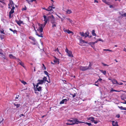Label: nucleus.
I'll return each instance as SVG.
<instances>
[{"label": "nucleus", "instance_id": "nucleus-1", "mask_svg": "<svg viewBox=\"0 0 126 126\" xmlns=\"http://www.w3.org/2000/svg\"><path fill=\"white\" fill-rule=\"evenodd\" d=\"M65 51L67 53V55L68 56L70 57H73V55L72 54V52L71 51L69 50L67 48H66Z\"/></svg>", "mask_w": 126, "mask_h": 126}, {"label": "nucleus", "instance_id": "nucleus-2", "mask_svg": "<svg viewBox=\"0 0 126 126\" xmlns=\"http://www.w3.org/2000/svg\"><path fill=\"white\" fill-rule=\"evenodd\" d=\"M44 19V20L45 21V22L44 24V27L47 24V21L49 20V17H48V16L47 17L46 16L44 15L43 16Z\"/></svg>", "mask_w": 126, "mask_h": 126}, {"label": "nucleus", "instance_id": "nucleus-3", "mask_svg": "<svg viewBox=\"0 0 126 126\" xmlns=\"http://www.w3.org/2000/svg\"><path fill=\"white\" fill-rule=\"evenodd\" d=\"M29 38L33 41L32 42H31V43L32 44L34 45H35L36 44V42L34 37L32 36H30L29 37Z\"/></svg>", "mask_w": 126, "mask_h": 126}, {"label": "nucleus", "instance_id": "nucleus-4", "mask_svg": "<svg viewBox=\"0 0 126 126\" xmlns=\"http://www.w3.org/2000/svg\"><path fill=\"white\" fill-rule=\"evenodd\" d=\"M39 29H37V30L40 33H41L43 31V29L42 28L43 25L42 24H39Z\"/></svg>", "mask_w": 126, "mask_h": 126}, {"label": "nucleus", "instance_id": "nucleus-5", "mask_svg": "<svg viewBox=\"0 0 126 126\" xmlns=\"http://www.w3.org/2000/svg\"><path fill=\"white\" fill-rule=\"evenodd\" d=\"M48 17H49V19H50V21L51 23H53V22L55 21V18L52 15L48 16Z\"/></svg>", "mask_w": 126, "mask_h": 126}, {"label": "nucleus", "instance_id": "nucleus-6", "mask_svg": "<svg viewBox=\"0 0 126 126\" xmlns=\"http://www.w3.org/2000/svg\"><path fill=\"white\" fill-rule=\"evenodd\" d=\"M88 66H81L80 67V69L82 71H85V70H87L88 69Z\"/></svg>", "mask_w": 126, "mask_h": 126}, {"label": "nucleus", "instance_id": "nucleus-7", "mask_svg": "<svg viewBox=\"0 0 126 126\" xmlns=\"http://www.w3.org/2000/svg\"><path fill=\"white\" fill-rule=\"evenodd\" d=\"M81 36L83 37H85V38L87 37V36H89V34H87V32H85L84 33L83 32H80L79 33Z\"/></svg>", "mask_w": 126, "mask_h": 126}, {"label": "nucleus", "instance_id": "nucleus-8", "mask_svg": "<svg viewBox=\"0 0 126 126\" xmlns=\"http://www.w3.org/2000/svg\"><path fill=\"white\" fill-rule=\"evenodd\" d=\"M13 1L11 0H10L9 3L8 5L9 6L8 8L9 9H11V7H12V6H13Z\"/></svg>", "mask_w": 126, "mask_h": 126}, {"label": "nucleus", "instance_id": "nucleus-9", "mask_svg": "<svg viewBox=\"0 0 126 126\" xmlns=\"http://www.w3.org/2000/svg\"><path fill=\"white\" fill-rule=\"evenodd\" d=\"M69 99L68 98L67 99H65L62 100L61 101L60 103V104H62L64 103V102H67V101L68 100H69Z\"/></svg>", "mask_w": 126, "mask_h": 126}, {"label": "nucleus", "instance_id": "nucleus-10", "mask_svg": "<svg viewBox=\"0 0 126 126\" xmlns=\"http://www.w3.org/2000/svg\"><path fill=\"white\" fill-rule=\"evenodd\" d=\"M73 120V122H78L77 123H78V124L79 123H83V122L81 121H78V119L77 118H74L72 119Z\"/></svg>", "mask_w": 126, "mask_h": 126}, {"label": "nucleus", "instance_id": "nucleus-11", "mask_svg": "<svg viewBox=\"0 0 126 126\" xmlns=\"http://www.w3.org/2000/svg\"><path fill=\"white\" fill-rule=\"evenodd\" d=\"M64 31L65 32H66L68 34H70V33H71L72 34H73V33L72 31H70L68 30H65V29H63Z\"/></svg>", "mask_w": 126, "mask_h": 126}, {"label": "nucleus", "instance_id": "nucleus-12", "mask_svg": "<svg viewBox=\"0 0 126 126\" xmlns=\"http://www.w3.org/2000/svg\"><path fill=\"white\" fill-rule=\"evenodd\" d=\"M111 82L113 84H118V82L116 79H113L112 80H111Z\"/></svg>", "mask_w": 126, "mask_h": 126}, {"label": "nucleus", "instance_id": "nucleus-13", "mask_svg": "<svg viewBox=\"0 0 126 126\" xmlns=\"http://www.w3.org/2000/svg\"><path fill=\"white\" fill-rule=\"evenodd\" d=\"M46 10L48 11H51L52 12L51 13H52L53 12V10L51 9V6H49L47 9V10Z\"/></svg>", "mask_w": 126, "mask_h": 126}, {"label": "nucleus", "instance_id": "nucleus-14", "mask_svg": "<svg viewBox=\"0 0 126 126\" xmlns=\"http://www.w3.org/2000/svg\"><path fill=\"white\" fill-rule=\"evenodd\" d=\"M38 84H42L44 82V80L42 79H38Z\"/></svg>", "mask_w": 126, "mask_h": 126}, {"label": "nucleus", "instance_id": "nucleus-15", "mask_svg": "<svg viewBox=\"0 0 126 126\" xmlns=\"http://www.w3.org/2000/svg\"><path fill=\"white\" fill-rule=\"evenodd\" d=\"M16 23L19 25H20L21 24L23 23V22L20 20L18 21L16 20Z\"/></svg>", "mask_w": 126, "mask_h": 126}, {"label": "nucleus", "instance_id": "nucleus-16", "mask_svg": "<svg viewBox=\"0 0 126 126\" xmlns=\"http://www.w3.org/2000/svg\"><path fill=\"white\" fill-rule=\"evenodd\" d=\"M51 23L52 24V27L54 28L56 27V25L57 24V23L55 21L53 22V23L51 22Z\"/></svg>", "mask_w": 126, "mask_h": 126}, {"label": "nucleus", "instance_id": "nucleus-17", "mask_svg": "<svg viewBox=\"0 0 126 126\" xmlns=\"http://www.w3.org/2000/svg\"><path fill=\"white\" fill-rule=\"evenodd\" d=\"M88 120H90L91 121L93 122H94V118L93 117H90L88 118Z\"/></svg>", "mask_w": 126, "mask_h": 126}, {"label": "nucleus", "instance_id": "nucleus-18", "mask_svg": "<svg viewBox=\"0 0 126 126\" xmlns=\"http://www.w3.org/2000/svg\"><path fill=\"white\" fill-rule=\"evenodd\" d=\"M66 19L68 20H69V21L72 24H74V22L70 19L69 18H66Z\"/></svg>", "mask_w": 126, "mask_h": 126}, {"label": "nucleus", "instance_id": "nucleus-19", "mask_svg": "<svg viewBox=\"0 0 126 126\" xmlns=\"http://www.w3.org/2000/svg\"><path fill=\"white\" fill-rule=\"evenodd\" d=\"M41 87H38L36 88V90L35 89L34 90L35 91H36L37 90L38 91H41Z\"/></svg>", "mask_w": 126, "mask_h": 126}, {"label": "nucleus", "instance_id": "nucleus-20", "mask_svg": "<svg viewBox=\"0 0 126 126\" xmlns=\"http://www.w3.org/2000/svg\"><path fill=\"white\" fill-rule=\"evenodd\" d=\"M121 91H123V90H121L120 91H117V90L113 89H112L110 91V92L111 93L112 92L114 91V92H120Z\"/></svg>", "mask_w": 126, "mask_h": 126}, {"label": "nucleus", "instance_id": "nucleus-21", "mask_svg": "<svg viewBox=\"0 0 126 126\" xmlns=\"http://www.w3.org/2000/svg\"><path fill=\"white\" fill-rule=\"evenodd\" d=\"M9 57L11 58L15 59L16 58L15 56H13L12 54H9Z\"/></svg>", "mask_w": 126, "mask_h": 126}, {"label": "nucleus", "instance_id": "nucleus-22", "mask_svg": "<svg viewBox=\"0 0 126 126\" xmlns=\"http://www.w3.org/2000/svg\"><path fill=\"white\" fill-rule=\"evenodd\" d=\"M14 105L16 107V108H17L18 107H19L20 106V104H16L15 103H14Z\"/></svg>", "mask_w": 126, "mask_h": 126}, {"label": "nucleus", "instance_id": "nucleus-23", "mask_svg": "<svg viewBox=\"0 0 126 126\" xmlns=\"http://www.w3.org/2000/svg\"><path fill=\"white\" fill-rule=\"evenodd\" d=\"M47 78L46 77H44V78H43V79L44 80V83H45V81H47L48 82H49L50 81H49V82L47 81Z\"/></svg>", "mask_w": 126, "mask_h": 126}, {"label": "nucleus", "instance_id": "nucleus-24", "mask_svg": "<svg viewBox=\"0 0 126 126\" xmlns=\"http://www.w3.org/2000/svg\"><path fill=\"white\" fill-rule=\"evenodd\" d=\"M66 12L67 14H70L72 13V11L71 10L68 9L66 11Z\"/></svg>", "mask_w": 126, "mask_h": 126}, {"label": "nucleus", "instance_id": "nucleus-25", "mask_svg": "<svg viewBox=\"0 0 126 126\" xmlns=\"http://www.w3.org/2000/svg\"><path fill=\"white\" fill-rule=\"evenodd\" d=\"M80 41V42L81 43H84L85 41L84 40H82V39H80L79 40Z\"/></svg>", "mask_w": 126, "mask_h": 126}, {"label": "nucleus", "instance_id": "nucleus-26", "mask_svg": "<svg viewBox=\"0 0 126 126\" xmlns=\"http://www.w3.org/2000/svg\"><path fill=\"white\" fill-rule=\"evenodd\" d=\"M95 31L94 30H93L92 31V34L94 36H96V34L94 32Z\"/></svg>", "mask_w": 126, "mask_h": 126}, {"label": "nucleus", "instance_id": "nucleus-27", "mask_svg": "<svg viewBox=\"0 0 126 126\" xmlns=\"http://www.w3.org/2000/svg\"><path fill=\"white\" fill-rule=\"evenodd\" d=\"M113 126H118L117 122H114V123L113 122Z\"/></svg>", "mask_w": 126, "mask_h": 126}, {"label": "nucleus", "instance_id": "nucleus-28", "mask_svg": "<svg viewBox=\"0 0 126 126\" xmlns=\"http://www.w3.org/2000/svg\"><path fill=\"white\" fill-rule=\"evenodd\" d=\"M4 36L3 35H0V38H1V40H2L4 38Z\"/></svg>", "mask_w": 126, "mask_h": 126}, {"label": "nucleus", "instance_id": "nucleus-29", "mask_svg": "<svg viewBox=\"0 0 126 126\" xmlns=\"http://www.w3.org/2000/svg\"><path fill=\"white\" fill-rule=\"evenodd\" d=\"M123 16L126 17V13H124L123 14H121V18H122Z\"/></svg>", "mask_w": 126, "mask_h": 126}, {"label": "nucleus", "instance_id": "nucleus-30", "mask_svg": "<svg viewBox=\"0 0 126 126\" xmlns=\"http://www.w3.org/2000/svg\"><path fill=\"white\" fill-rule=\"evenodd\" d=\"M0 32L1 33H3L4 34H5V33L4 32V31L2 29H1L0 30Z\"/></svg>", "mask_w": 126, "mask_h": 126}, {"label": "nucleus", "instance_id": "nucleus-31", "mask_svg": "<svg viewBox=\"0 0 126 126\" xmlns=\"http://www.w3.org/2000/svg\"><path fill=\"white\" fill-rule=\"evenodd\" d=\"M101 71L104 75H105L106 74V71H103V70H101Z\"/></svg>", "mask_w": 126, "mask_h": 126}, {"label": "nucleus", "instance_id": "nucleus-32", "mask_svg": "<svg viewBox=\"0 0 126 126\" xmlns=\"http://www.w3.org/2000/svg\"><path fill=\"white\" fill-rule=\"evenodd\" d=\"M42 34H43L42 33H40V35L39 34H38L37 33V34H36V35H37V36H38L41 37H43V36H42Z\"/></svg>", "mask_w": 126, "mask_h": 126}, {"label": "nucleus", "instance_id": "nucleus-33", "mask_svg": "<svg viewBox=\"0 0 126 126\" xmlns=\"http://www.w3.org/2000/svg\"><path fill=\"white\" fill-rule=\"evenodd\" d=\"M77 122H72V123H71V125H74L75 124H78V123H77Z\"/></svg>", "mask_w": 126, "mask_h": 126}, {"label": "nucleus", "instance_id": "nucleus-34", "mask_svg": "<svg viewBox=\"0 0 126 126\" xmlns=\"http://www.w3.org/2000/svg\"><path fill=\"white\" fill-rule=\"evenodd\" d=\"M92 66V65L91 64V63L90 62V64L88 66V69H91V67Z\"/></svg>", "mask_w": 126, "mask_h": 126}, {"label": "nucleus", "instance_id": "nucleus-35", "mask_svg": "<svg viewBox=\"0 0 126 126\" xmlns=\"http://www.w3.org/2000/svg\"><path fill=\"white\" fill-rule=\"evenodd\" d=\"M20 81L21 82V83H23L24 85H25L26 84H27L26 82L25 81H24L23 80H20Z\"/></svg>", "mask_w": 126, "mask_h": 126}, {"label": "nucleus", "instance_id": "nucleus-36", "mask_svg": "<svg viewBox=\"0 0 126 126\" xmlns=\"http://www.w3.org/2000/svg\"><path fill=\"white\" fill-rule=\"evenodd\" d=\"M118 107L121 110H124V107H123L122 106H118Z\"/></svg>", "mask_w": 126, "mask_h": 126}, {"label": "nucleus", "instance_id": "nucleus-37", "mask_svg": "<svg viewBox=\"0 0 126 126\" xmlns=\"http://www.w3.org/2000/svg\"><path fill=\"white\" fill-rule=\"evenodd\" d=\"M14 10L13 9H11V11L9 13H10V14H12L13 13H14Z\"/></svg>", "mask_w": 126, "mask_h": 126}, {"label": "nucleus", "instance_id": "nucleus-38", "mask_svg": "<svg viewBox=\"0 0 126 126\" xmlns=\"http://www.w3.org/2000/svg\"><path fill=\"white\" fill-rule=\"evenodd\" d=\"M54 62L55 63H57V62L59 61V60L56 58L55 60H54Z\"/></svg>", "mask_w": 126, "mask_h": 126}, {"label": "nucleus", "instance_id": "nucleus-39", "mask_svg": "<svg viewBox=\"0 0 126 126\" xmlns=\"http://www.w3.org/2000/svg\"><path fill=\"white\" fill-rule=\"evenodd\" d=\"M103 50L104 51H109L110 52H112V50H110L109 49H104Z\"/></svg>", "mask_w": 126, "mask_h": 126}, {"label": "nucleus", "instance_id": "nucleus-40", "mask_svg": "<svg viewBox=\"0 0 126 126\" xmlns=\"http://www.w3.org/2000/svg\"><path fill=\"white\" fill-rule=\"evenodd\" d=\"M44 73L45 74L47 75L48 77L49 78V77L48 76V73L46 71H44Z\"/></svg>", "mask_w": 126, "mask_h": 126}, {"label": "nucleus", "instance_id": "nucleus-41", "mask_svg": "<svg viewBox=\"0 0 126 126\" xmlns=\"http://www.w3.org/2000/svg\"><path fill=\"white\" fill-rule=\"evenodd\" d=\"M19 63L20 65L23 67H24V64L23 63L21 62H19Z\"/></svg>", "mask_w": 126, "mask_h": 126}, {"label": "nucleus", "instance_id": "nucleus-42", "mask_svg": "<svg viewBox=\"0 0 126 126\" xmlns=\"http://www.w3.org/2000/svg\"><path fill=\"white\" fill-rule=\"evenodd\" d=\"M102 80V79L101 78H99V79L96 82V83L98 81H100V82H101V81Z\"/></svg>", "mask_w": 126, "mask_h": 126}, {"label": "nucleus", "instance_id": "nucleus-43", "mask_svg": "<svg viewBox=\"0 0 126 126\" xmlns=\"http://www.w3.org/2000/svg\"><path fill=\"white\" fill-rule=\"evenodd\" d=\"M98 42V40H97L96 41L94 42H91V43H92L93 44V45H94L95 44L97 43Z\"/></svg>", "mask_w": 126, "mask_h": 126}, {"label": "nucleus", "instance_id": "nucleus-44", "mask_svg": "<svg viewBox=\"0 0 126 126\" xmlns=\"http://www.w3.org/2000/svg\"><path fill=\"white\" fill-rule=\"evenodd\" d=\"M55 51H57L60 54H61V53L59 52V50L58 49V48H57V49H55Z\"/></svg>", "mask_w": 126, "mask_h": 126}, {"label": "nucleus", "instance_id": "nucleus-45", "mask_svg": "<svg viewBox=\"0 0 126 126\" xmlns=\"http://www.w3.org/2000/svg\"><path fill=\"white\" fill-rule=\"evenodd\" d=\"M86 124L88 125L89 126H91L92 125V124L91 123H87V122H86Z\"/></svg>", "mask_w": 126, "mask_h": 126}, {"label": "nucleus", "instance_id": "nucleus-46", "mask_svg": "<svg viewBox=\"0 0 126 126\" xmlns=\"http://www.w3.org/2000/svg\"><path fill=\"white\" fill-rule=\"evenodd\" d=\"M11 14H10V13H9V18H11L12 17V16L11 15Z\"/></svg>", "mask_w": 126, "mask_h": 126}, {"label": "nucleus", "instance_id": "nucleus-47", "mask_svg": "<svg viewBox=\"0 0 126 126\" xmlns=\"http://www.w3.org/2000/svg\"><path fill=\"white\" fill-rule=\"evenodd\" d=\"M0 54L3 55V53L2 52L1 49H0Z\"/></svg>", "mask_w": 126, "mask_h": 126}, {"label": "nucleus", "instance_id": "nucleus-48", "mask_svg": "<svg viewBox=\"0 0 126 126\" xmlns=\"http://www.w3.org/2000/svg\"><path fill=\"white\" fill-rule=\"evenodd\" d=\"M26 1L29 4H30V2H31V0H26Z\"/></svg>", "mask_w": 126, "mask_h": 126}, {"label": "nucleus", "instance_id": "nucleus-49", "mask_svg": "<svg viewBox=\"0 0 126 126\" xmlns=\"http://www.w3.org/2000/svg\"><path fill=\"white\" fill-rule=\"evenodd\" d=\"M26 9H27V8L25 6L24 8H22V10H26Z\"/></svg>", "mask_w": 126, "mask_h": 126}, {"label": "nucleus", "instance_id": "nucleus-50", "mask_svg": "<svg viewBox=\"0 0 126 126\" xmlns=\"http://www.w3.org/2000/svg\"><path fill=\"white\" fill-rule=\"evenodd\" d=\"M103 64L104 66H109L107 64H106L104 63H103Z\"/></svg>", "mask_w": 126, "mask_h": 126}, {"label": "nucleus", "instance_id": "nucleus-51", "mask_svg": "<svg viewBox=\"0 0 126 126\" xmlns=\"http://www.w3.org/2000/svg\"><path fill=\"white\" fill-rule=\"evenodd\" d=\"M98 40V41H101L103 42V40L101 39L100 38L98 40Z\"/></svg>", "mask_w": 126, "mask_h": 126}, {"label": "nucleus", "instance_id": "nucleus-52", "mask_svg": "<svg viewBox=\"0 0 126 126\" xmlns=\"http://www.w3.org/2000/svg\"><path fill=\"white\" fill-rule=\"evenodd\" d=\"M13 6H12V9H13L14 10L15 8V7H14V5L13 4Z\"/></svg>", "mask_w": 126, "mask_h": 126}, {"label": "nucleus", "instance_id": "nucleus-53", "mask_svg": "<svg viewBox=\"0 0 126 126\" xmlns=\"http://www.w3.org/2000/svg\"><path fill=\"white\" fill-rule=\"evenodd\" d=\"M42 65H43V67H44V70H45V69H46V67L45 66V65H44V64H42Z\"/></svg>", "mask_w": 126, "mask_h": 126}, {"label": "nucleus", "instance_id": "nucleus-54", "mask_svg": "<svg viewBox=\"0 0 126 126\" xmlns=\"http://www.w3.org/2000/svg\"><path fill=\"white\" fill-rule=\"evenodd\" d=\"M2 55L3 56L2 57L4 59H6L5 56H4L3 54V55Z\"/></svg>", "mask_w": 126, "mask_h": 126}, {"label": "nucleus", "instance_id": "nucleus-55", "mask_svg": "<svg viewBox=\"0 0 126 126\" xmlns=\"http://www.w3.org/2000/svg\"><path fill=\"white\" fill-rule=\"evenodd\" d=\"M39 84H38V83L36 85V88H37Z\"/></svg>", "mask_w": 126, "mask_h": 126}, {"label": "nucleus", "instance_id": "nucleus-56", "mask_svg": "<svg viewBox=\"0 0 126 126\" xmlns=\"http://www.w3.org/2000/svg\"><path fill=\"white\" fill-rule=\"evenodd\" d=\"M121 103L124 104H126V101L125 100L124 102H121Z\"/></svg>", "mask_w": 126, "mask_h": 126}, {"label": "nucleus", "instance_id": "nucleus-57", "mask_svg": "<svg viewBox=\"0 0 126 126\" xmlns=\"http://www.w3.org/2000/svg\"><path fill=\"white\" fill-rule=\"evenodd\" d=\"M68 121L70 122H73V120H68Z\"/></svg>", "mask_w": 126, "mask_h": 126}, {"label": "nucleus", "instance_id": "nucleus-58", "mask_svg": "<svg viewBox=\"0 0 126 126\" xmlns=\"http://www.w3.org/2000/svg\"><path fill=\"white\" fill-rule=\"evenodd\" d=\"M66 124L67 125H71V124L70 123H66Z\"/></svg>", "mask_w": 126, "mask_h": 126}, {"label": "nucleus", "instance_id": "nucleus-59", "mask_svg": "<svg viewBox=\"0 0 126 126\" xmlns=\"http://www.w3.org/2000/svg\"><path fill=\"white\" fill-rule=\"evenodd\" d=\"M123 84V83H118V84H119L120 85H122Z\"/></svg>", "mask_w": 126, "mask_h": 126}, {"label": "nucleus", "instance_id": "nucleus-60", "mask_svg": "<svg viewBox=\"0 0 126 126\" xmlns=\"http://www.w3.org/2000/svg\"><path fill=\"white\" fill-rule=\"evenodd\" d=\"M72 96H73V97H75V96H76L75 94H72Z\"/></svg>", "mask_w": 126, "mask_h": 126}, {"label": "nucleus", "instance_id": "nucleus-61", "mask_svg": "<svg viewBox=\"0 0 126 126\" xmlns=\"http://www.w3.org/2000/svg\"><path fill=\"white\" fill-rule=\"evenodd\" d=\"M13 32L14 33H15V32H16V30H13Z\"/></svg>", "mask_w": 126, "mask_h": 126}, {"label": "nucleus", "instance_id": "nucleus-62", "mask_svg": "<svg viewBox=\"0 0 126 126\" xmlns=\"http://www.w3.org/2000/svg\"><path fill=\"white\" fill-rule=\"evenodd\" d=\"M94 3H98V1H97V0H95L94 1Z\"/></svg>", "mask_w": 126, "mask_h": 126}, {"label": "nucleus", "instance_id": "nucleus-63", "mask_svg": "<svg viewBox=\"0 0 126 126\" xmlns=\"http://www.w3.org/2000/svg\"><path fill=\"white\" fill-rule=\"evenodd\" d=\"M110 8H113V6L112 5H110Z\"/></svg>", "mask_w": 126, "mask_h": 126}, {"label": "nucleus", "instance_id": "nucleus-64", "mask_svg": "<svg viewBox=\"0 0 126 126\" xmlns=\"http://www.w3.org/2000/svg\"><path fill=\"white\" fill-rule=\"evenodd\" d=\"M9 30H10V31H11L12 32H13V30L12 29H11V28H10V29H9Z\"/></svg>", "mask_w": 126, "mask_h": 126}]
</instances>
